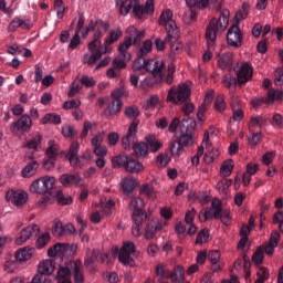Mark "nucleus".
I'll return each mask as SVG.
<instances>
[{
    "mask_svg": "<svg viewBox=\"0 0 283 283\" xmlns=\"http://www.w3.org/2000/svg\"><path fill=\"white\" fill-rule=\"evenodd\" d=\"M233 166H234V163L232 159L230 160H226L221 168H220V174L222 177H229L231 174H232V170H233Z\"/></svg>",
    "mask_w": 283,
    "mask_h": 283,
    "instance_id": "41",
    "label": "nucleus"
},
{
    "mask_svg": "<svg viewBox=\"0 0 283 283\" xmlns=\"http://www.w3.org/2000/svg\"><path fill=\"white\" fill-rule=\"evenodd\" d=\"M273 222L279 223L280 230L283 232V212H277L273 216Z\"/></svg>",
    "mask_w": 283,
    "mask_h": 283,
    "instance_id": "64",
    "label": "nucleus"
},
{
    "mask_svg": "<svg viewBox=\"0 0 283 283\" xmlns=\"http://www.w3.org/2000/svg\"><path fill=\"white\" fill-rule=\"evenodd\" d=\"M41 232V229H39V226L31 224L24 228L21 232L19 238H17L15 243L18 245L24 244L31 237H36Z\"/></svg>",
    "mask_w": 283,
    "mask_h": 283,
    "instance_id": "15",
    "label": "nucleus"
},
{
    "mask_svg": "<svg viewBox=\"0 0 283 283\" xmlns=\"http://www.w3.org/2000/svg\"><path fill=\"white\" fill-rule=\"evenodd\" d=\"M115 4L119 6V13L122 15H127L133 10V14L137 19H143L144 14H146L143 6H140V0L134 1V0H115Z\"/></svg>",
    "mask_w": 283,
    "mask_h": 283,
    "instance_id": "8",
    "label": "nucleus"
},
{
    "mask_svg": "<svg viewBox=\"0 0 283 283\" xmlns=\"http://www.w3.org/2000/svg\"><path fill=\"white\" fill-rule=\"evenodd\" d=\"M136 133H138V128H128L127 135L122 138L124 149L132 150V148H134V145H136Z\"/></svg>",
    "mask_w": 283,
    "mask_h": 283,
    "instance_id": "24",
    "label": "nucleus"
},
{
    "mask_svg": "<svg viewBox=\"0 0 283 283\" xmlns=\"http://www.w3.org/2000/svg\"><path fill=\"white\" fill-rule=\"evenodd\" d=\"M19 28L31 30L33 28V23L31 21H24L20 18H14L9 24V30L17 31Z\"/></svg>",
    "mask_w": 283,
    "mask_h": 283,
    "instance_id": "29",
    "label": "nucleus"
},
{
    "mask_svg": "<svg viewBox=\"0 0 283 283\" xmlns=\"http://www.w3.org/2000/svg\"><path fill=\"white\" fill-rule=\"evenodd\" d=\"M129 158H130L129 156L119 155L113 159V166L114 167H124L126 169Z\"/></svg>",
    "mask_w": 283,
    "mask_h": 283,
    "instance_id": "45",
    "label": "nucleus"
},
{
    "mask_svg": "<svg viewBox=\"0 0 283 283\" xmlns=\"http://www.w3.org/2000/svg\"><path fill=\"white\" fill-rule=\"evenodd\" d=\"M214 108L217 111H219L220 113L226 109V103H224V99H223V95H219L216 98Z\"/></svg>",
    "mask_w": 283,
    "mask_h": 283,
    "instance_id": "61",
    "label": "nucleus"
},
{
    "mask_svg": "<svg viewBox=\"0 0 283 283\" xmlns=\"http://www.w3.org/2000/svg\"><path fill=\"white\" fill-rule=\"evenodd\" d=\"M34 249L22 248L15 253V260L19 262L29 261L33 256Z\"/></svg>",
    "mask_w": 283,
    "mask_h": 283,
    "instance_id": "32",
    "label": "nucleus"
},
{
    "mask_svg": "<svg viewBox=\"0 0 283 283\" xmlns=\"http://www.w3.org/2000/svg\"><path fill=\"white\" fill-rule=\"evenodd\" d=\"M208 239H209V230L203 229L198 233L197 239H196V243L197 244H202V243L207 242Z\"/></svg>",
    "mask_w": 283,
    "mask_h": 283,
    "instance_id": "55",
    "label": "nucleus"
},
{
    "mask_svg": "<svg viewBox=\"0 0 283 283\" xmlns=\"http://www.w3.org/2000/svg\"><path fill=\"white\" fill-rule=\"evenodd\" d=\"M32 127V118L29 115H22L20 119L13 123V128L17 130L29 132Z\"/></svg>",
    "mask_w": 283,
    "mask_h": 283,
    "instance_id": "26",
    "label": "nucleus"
},
{
    "mask_svg": "<svg viewBox=\"0 0 283 283\" xmlns=\"http://www.w3.org/2000/svg\"><path fill=\"white\" fill-rule=\"evenodd\" d=\"M101 262V263H106L109 264L112 262V260L109 259V254H102L101 251L98 250H86V258L84 260V264L86 268H92V265L94 264V262Z\"/></svg>",
    "mask_w": 283,
    "mask_h": 283,
    "instance_id": "13",
    "label": "nucleus"
},
{
    "mask_svg": "<svg viewBox=\"0 0 283 283\" xmlns=\"http://www.w3.org/2000/svg\"><path fill=\"white\" fill-rule=\"evenodd\" d=\"M52 197L56 198V201L60 206H70L74 202L71 196L65 197L61 190L56 191L55 195L52 192Z\"/></svg>",
    "mask_w": 283,
    "mask_h": 283,
    "instance_id": "38",
    "label": "nucleus"
},
{
    "mask_svg": "<svg viewBox=\"0 0 283 283\" xmlns=\"http://www.w3.org/2000/svg\"><path fill=\"white\" fill-rule=\"evenodd\" d=\"M123 107V101H115L113 99L107 108L104 111V114L106 116H113L116 115L118 112H120V108Z\"/></svg>",
    "mask_w": 283,
    "mask_h": 283,
    "instance_id": "34",
    "label": "nucleus"
},
{
    "mask_svg": "<svg viewBox=\"0 0 283 283\" xmlns=\"http://www.w3.org/2000/svg\"><path fill=\"white\" fill-rule=\"evenodd\" d=\"M184 275H185V271L181 266L177 265L175 269H174V272H170L169 271V279L172 281V282H181L184 281Z\"/></svg>",
    "mask_w": 283,
    "mask_h": 283,
    "instance_id": "39",
    "label": "nucleus"
},
{
    "mask_svg": "<svg viewBox=\"0 0 283 283\" xmlns=\"http://www.w3.org/2000/svg\"><path fill=\"white\" fill-rule=\"evenodd\" d=\"M81 149V144L78 142H73L70 146L66 158L71 166L78 167L81 166V159H78V150Z\"/></svg>",
    "mask_w": 283,
    "mask_h": 283,
    "instance_id": "22",
    "label": "nucleus"
},
{
    "mask_svg": "<svg viewBox=\"0 0 283 283\" xmlns=\"http://www.w3.org/2000/svg\"><path fill=\"white\" fill-rule=\"evenodd\" d=\"M133 150L137 156H146L149 149L146 143H137L134 144Z\"/></svg>",
    "mask_w": 283,
    "mask_h": 283,
    "instance_id": "44",
    "label": "nucleus"
},
{
    "mask_svg": "<svg viewBox=\"0 0 283 283\" xmlns=\"http://www.w3.org/2000/svg\"><path fill=\"white\" fill-rule=\"evenodd\" d=\"M139 192L142 195L147 196L148 198H153L154 197V188L149 185H144L140 189Z\"/></svg>",
    "mask_w": 283,
    "mask_h": 283,
    "instance_id": "62",
    "label": "nucleus"
},
{
    "mask_svg": "<svg viewBox=\"0 0 283 283\" xmlns=\"http://www.w3.org/2000/svg\"><path fill=\"white\" fill-rule=\"evenodd\" d=\"M42 124H55L59 125L61 124V116L60 115H55V114H46L43 118H42Z\"/></svg>",
    "mask_w": 283,
    "mask_h": 283,
    "instance_id": "47",
    "label": "nucleus"
},
{
    "mask_svg": "<svg viewBox=\"0 0 283 283\" xmlns=\"http://www.w3.org/2000/svg\"><path fill=\"white\" fill-rule=\"evenodd\" d=\"M228 44L233 48H240L242 45V33L238 27V24H233L227 34Z\"/></svg>",
    "mask_w": 283,
    "mask_h": 283,
    "instance_id": "17",
    "label": "nucleus"
},
{
    "mask_svg": "<svg viewBox=\"0 0 283 283\" xmlns=\"http://www.w3.org/2000/svg\"><path fill=\"white\" fill-rule=\"evenodd\" d=\"M146 142V145L151 153H156L163 147V143H160L154 135L147 136Z\"/></svg>",
    "mask_w": 283,
    "mask_h": 283,
    "instance_id": "35",
    "label": "nucleus"
},
{
    "mask_svg": "<svg viewBox=\"0 0 283 283\" xmlns=\"http://www.w3.org/2000/svg\"><path fill=\"white\" fill-rule=\"evenodd\" d=\"M136 253V244L132 241L124 242L119 250L118 260L122 264L126 266H136V261L132 258V254Z\"/></svg>",
    "mask_w": 283,
    "mask_h": 283,
    "instance_id": "11",
    "label": "nucleus"
},
{
    "mask_svg": "<svg viewBox=\"0 0 283 283\" xmlns=\"http://www.w3.org/2000/svg\"><path fill=\"white\" fill-rule=\"evenodd\" d=\"M222 211V206L219 200H213L211 203V208H207L203 212V221L210 220L212 218L219 219L220 213Z\"/></svg>",
    "mask_w": 283,
    "mask_h": 283,
    "instance_id": "23",
    "label": "nucleus"
},
{
    "mask_svg": "<svg viewBox=\"0 0 283 283\" xmlns=\"http://www.w3.org/2000/svg\"><path fill=\"white\" fill-rule=\"evenodd\" d=\"M138 182L133 177H126L122 182L120 187L125 195H129L136 189Z\"/></svg>",
    "mask_w": 283,
    "mask_h": 283,
    "instance_id": "30",
    "label": "nucleus"
},
{
    "mask_svg": "<svg viewBox=\"0 0 283 283\" xmlns=\"http://www.w3.org/2000/svg\"><path fill=\"white\" fill-rule=\"evenodd\" d=\"M189 97L190 88L186 83L179 84L178 88L171 87L167 95V99L175 104L185 103Z\"/></svg>",
    "mask_w": 283,
    "mask_h": 283,
    "instance_id": "10",
    "label": "nucleus"
},
{
    "mask_svg": "<svg viewBox=\"0 0 283 283\" xmlns=\"http://www.w3.org/2000/svg\"><path fill=\"white\" fill-rule=\"evenodd\" d=\"M54 177H42L33 181L30 186V191L33 193L43 195L40 200V206L43 207L52 200V189L54 188Z\"/></svg>",
    "mask_w": 283,
    "mask_h": 283,
    "instance_id": "3",
    "label": "nucleus"
},
{
    "mask_svg": "<svg viewBox=\"0 0 283 283\" xmlns=\"http://www.w3.org/2000/svg\"><path fill=\"white\" fill-rule=\"evenodd\" d=\"M253 75V69L249 63H244L241 65L240 70L237 72V78L227 74L223 78V83L226 87L230 88L231 86L235 87L238 83L239 86L247 84Z\"/></svg>",
    "mask_w": 283,
    "mask_h": 283,
    "instance_id": "5",
    "label": "nucleus"
},
{
    "mask_svg": "<svg viewBox=\"0 0 283 283\" xmlns=\"http://www.w3.org/2000/svg\"><path fill=\"white\" fill-rule=\"evenodd\" d=\"M252 262H254L256 265L261 264L263 262V249L259 248L253 256H252Z\"/></svg>",
    "mask_w": 283,
    "mask_h": 283,
    "instance_id": "60",
    "label": "nucleus"
},
{
    "mask_svg": "<svg viewBox=\"0 0 283 283\" xmlns=\"http://www.w3.org/2000/svg\"><path fill=\"white\" fill-rule=\"evenodd\" d=\"M88 51L91 52V54H84L83 63L87 64L88 66H94V64H96V61L103 57V52H101V42L93 40L88 44Z\"/></svg>",
    "mask_w": 283,
    "mask_h": 283,
    "instance_id": "12",
    "label": "nucleus"
},
{
    "mask_svg": "<svg viewBox=\"0 0 283 283\" xmlns=\"http://www.w3.org/2000/svg\"><path fill=\"white\" fill-rule=\"evenodd\" d=\"M7 201H11L13 205L20 207L27 203L28 201V193L24 191H15V190H9L6 193Z\"/></svg>",
    "mask_w": 283,
    "mask_h": 283,
    "instance_id": "20",
    "label": "nucleus"
},
{
    "mask_svg": "<svg viewBox=\"0 0 283 283\" xmlns=\"http://www.w3.org/2000/svg\"><path fill=\"white\" fill-rule=\"evenodd\" d=\"M54 268L55 266L52 260H45L40 262V264L38 265V273L42 274L43 276L50 275L54 272Z\"/></svg>",
    "mask_w": 283,
    "mask_h": 283,
    "instance_id": "31",
    "label": "nucleus"
},
{
    "mask_svg": "<svg viewBox=\"0 0 283 283\" xmlns=\"http://www.w3.org/2000/svg\"><path fill=\"white\" fill-rule=\"evenodd\" d=\"M94 127H96V123H91L90 120L84 122L83 130L81 133V138L84 139L85 137H87L90 129Z\"/></svg>",
    "mask_w": 283,
    "mask_h": 283,
    "instance_id": "56",
    "label": "nucleus"
},
{
    "mask_svg": "<svg viewBox=\"0 0 283 283\" xmlns=\"http://www.w3.org/2000/svg\"><path fill=\"white\" fill-rule=\"evenodd\" d=\"M129 48H132V39L126 38L117 48L118 56L113 61V66L115 69L123 70L127 67V63L125 62L132 60Z\"/></svg>",
    "mask_w": 283,
    "mask_h": 283,
    "instance_id": "9",
    "label": "nucleus"
},
{
    "mask_svg": "<svg viewBox=\"0 0 283 283\" xmlns=\"http://www.w3.org/2000/svg\"><path fill=\"white\" fill-rule=\"evenodd\" d=\"M125 169L129 172H140L143 171L144 166L140 164V161L129 157Z\"/></svg>",
    "mask_w": 283,
    "mask_h": 283,
    "instance_id": "37",
    "label": "nucleus"
},
{
    "mask_svg": "<svg viewBox=\"0 0 283 283\" xmlns=\"http://www.w3.org/2000/svg\"><path fill=\"white\" fill-rule=\"evenodd\" d=\"M153 50V42L150 40H146L143 46L137 51V59L136 60H145L146 55L150 53Z\"/></svg>",
    "mask_w": 283,
    "mask_h": 283,
    "instance_id": "36",
    "label": "nucleus"
},
{
    "mask_svg": "<svg viewBox=\"0 0 283 283\" xmlns=\"http://www.w3.org/2000/svg\"><path fill=\"white\" fill-rule=\"evenodd\" d=\"M159 25L165 27L167 32L166 41H170L171 39L179 38V29L177 28L175 21L172 20V11L167 9L161 12L159 20Z\"/></svg>",
    "mask_w": 283,
    "mask_h": 283,
    "instance_id": "7",
    "label": "nucleus"
},
{
    "mask_svg": "<svg viewBox=\"0 0 283 283\" xmlns=\"http://www.w3.org/2000/svg\"><path fill=\"white\" fill-rule=\"evenodd\" d=\"M145 202L143 198L140 197H135L132 198L129 202V209L135 212V211H143L144 210Z\"/></svg>",
    "mask_w": 283,
    "mask_h": 283,
    "instance_id": "40",
    "label": "nucleus"
},
{
    "mask_svg": "<svg viewBox=\"0 0 283 283\" xmlns=\"http://www.w3.org/2000/svg\"><path fill=\"white\" fill-rule=\"evenodd\" d=\"M124 114L127 118L133 120L129 127L132 129H138V125L140 124V119L138 118L140 116V108L136 105L127 106Z\"/></svg>",
    "mask_w": 283,
    "mask_h": 283,
    "instance_id": "21",
    "label": "nucleus"
},
{
    "mask_svg": "<svg viewBox=\"0 0 283 283\" xmlns=\"http://www.w3.org/2000/svg\"><path fill=\"white\" fill-rule=\"evenodd\" d=\"M146 219L147 214L144 210L133 212V235L140 237V234L143 233L140 230L143 229V223L146 221Z\"/></svg>",
    "mask_w": 283,
    "mask_h": 283,
    "instance_id": "16",
    "label": "nucleus"
},
{
    "mask_svg": "<svg viewBox=\"0 0 283 283\" xmlns=\"http://www.w3.org/2000/svg\"><path fill=\"white\" fill-rule=\"evenodd\" d=\"M196 127V122L189 116H185V118L179 122L180 135L182 134H192Z\"/></svg>",
    "mask_w": 283,
    "mask_h": 283,
    "instance_id": "27",
    "label": "nucleus"
},
{
    "mask_svg": "<svg viewBox=\"0 0 283 283\" xmlns=\"http://www.w3.org/2000/svg\"><path fill=\"white\" fill-rule=\"evenodd\" d=\"M52 233L55 237H63V235H65V230H64L63 223L61 221H57V222L54 223Z\"/></svg>",
    "mask_w": 283,
    "mask_h": 283,
    "instance_id": "54",
    "label": "nucleus"
},
{
    "mask_svg": "<svg viewBox=\"0 0 283 283\" xmlns=\"http://www.w3.org/2000/svg\"><path fill=\"white\" fill-rule=\"evenodd\" d=\"M186 4L190 10H196V8H206L209 4V0H186Z\"/></svg>",
    "mask_w": 283,
    "mask_h": 283,
    "instance_id": "43",
    "label": "nucleus"
},
{
    "mask_svg": "<svg viewBox=\"0 0 283 283\" xmlns=\"http://www.w3.org/2000/svg\"><path fill=\"white\" fill-rule=\"evenodd\" d=\"M50 232H45L41 234L36 240V247L38 249H43L48 245V242H50Z\"/></svg>",
    "mask_w": 283,
    "mask_h": 283,
    "instance_id": "50",
    "label": "nucleus"
},
{
    "mask_svg": "<svg viewBox=\"0 0 283 283\" xmlns=\"http://www.w3.org/2000/svg\"><path fill=\"white\" fill-rule=\"evenodd\" d=\"M60 184L63 186V187H72V186H75V187H82L83 186V178H81V175L78 174H63L61 177H60Z\"/></svg>",
    "mask_w": 283,
    "mask_h": 283,
    "instance_id": "18",
    "label": "nucleus"
},
{
    "mask_svg": "<svg viewBox=\"0 0 283 283\" xmlns=\"http://www.w3.org/2000/svg\"><path fill=\"white\" fill-rule=\"evenodd\" d=\"M119 38H123V30L120 28H115L113 31H111L109 38L105 40V43L114 44Z\"/></svg>",
    "mask_w": 283,
    "mask_h": 283,
    "instance_id": "42",
    "label": "nucleus"
},
{
    "mask_svg": "<svg viewBox=\"0 0 283 283\" xmlns=\"http://www.w3.org/2000/svg\"><path fill=\"white\" fill-rule=\"evenodd\" d=\"M165 63L163 60H135L133 69L137 72L142 71L144 74L150 72V74L165 73Z\"/></svg>",
    "mask_w": 283,
    "mask_h": 283,
    "instance_id": "6",
    "label": "nucleus"
},
{
    "mask_svg": "<svg viewBox=\"0 0 283 283\" xmlns=\"http://www.w3.org/2000/svg\"><path fill=\"white\" fill-rule=\"evenodd\" d=\"M230 12L224 9L220 13L219 19H212L206 30L207 52L203 54L202 60L209 62L212 57V51L214 50L217 34L223 32L229 24Z\"/></svg>",
    "mask_w": 283,
    "mask_h": 283,
    "instance_id": "1",
    "label": "nucleus"
},
{
    "mask_svg": "<svg viewBox=\"0 0 283 283\" xmlns=\"http://www.w3.org/2000/svg\"><path fill=\"white\" fill-rule=\"evenodd\" d=\"M179 144L184 146H190L193 144L192 134H180L178 139Z\"/></svg>",
    "mask_w": 283,
    "mask_h": 283,
    "instance_id": "51",
    "label": "nucleus"
},
{
    "mask_svg": "<svg viewBox=\"0 0 283 283\" xmlns=\"http://www.w3.org/2000/svg\"><path fill=\"white\" fill-rule=\"evenodd\" d=\"M76 249L77 247L75 244L56 243L48 250V255L51 258L56 256L57 253L74 255Z\"/></svg>",
    "mask_w": 283,
    "mask_h": 283,
    "instance_id": "14",
    "label": "nucleus"
},
{
    "mask_svg": "<svg viewBox=\"0 0 283 283\" xmlns=\"http://www.w3.org/2000/svg\"><path fill=\"white\" fill-rule=\"evenodd\" d=\"M266 123V119L263 118L262 116H253L250 120V129L252 127H262Z\"/></svg>",
    "mask_w": 283,
    "mask_h": 283,
    "instance_id": "53",
    "label": "nucleus"
},
{
    "mask_svg": "<svg viewBox=\"0 0 283 283\" xmlns=\"http://www.w3.org/2000/svg\"><path fill=\"white\" fill-rule=\"evenodd\" d=\"M169 273L170 271L166 270L164 264H158L156 266V274L158 275V281H163V280H169Z\"/></svg>",
    "mask_w": 283,
    "mask_h": 283,
    "instance_id": "46",
    "label": "nucleus"
},
{
    "mask_svg": "<svg viewBox=\"0 0 283 283\" xmlns=\"http://www.w3.org/2000/svg\"><path fill=\"white\" fill-rule=\"evenodd\" d=\"M174 73L175 65L170 64L167 70V75L165 73H150L149 76L142 81L140 87L143 90H147L161 84L164 81L166 82V84L170 85L174 82Z\"/></svg>",
    "mask_w": 283,
    "mask_h": 283,
    "instance_id": "4",
    "label": "nucleus"
},
{
    "mask_svg": "<svg viewBox=\"0 0 283 283\" xmlns=\"http://www.w3.org/2000/svg\"><path fill=\"white\" fill-rule=\"evenodd\" d=\"M39 169V163L36 160H32L21 171L23 178H31L36 174Z\"/></svg>",
    "mask_w": 283,
    "mask_h": 283,
    "instance_id": "33",
    "label": "nucleus"
},
{
    "mask_svg": "<svg viewBox=\"0 0 283 283\" xmlns=\"http://www.w3.org/2000/svg\"><path fill=\"white\" fill-rule=\"evenodd\" d=\"M80 106H81V101L78 99H72L63 104L64 109L78 108Z\"/></svg>",
    "mask_w": 283,
    "mask_h": 283,
    "instance_id": "63",
    "label": "nucleus"
},
{
    "mask_svg": "<svg viewBox=\"0 0 283 283\" xmlns=\"http://www.w3.org/2000/svg\"><path fill=\"white\" fill-rule=\"evenodd\" d=\"M81 84L86 86V87H94L96 86V80L94 77H90V76H82L80 80Z\"/></svg>",
    "mask_w": 283,
    "mask_h": 283,
    "instance_id": "57",
    "label": "nucleus"
},
{
    "mask_svg": "<svg viewBox=\"0 0 283 283\" xmlns=\"http://www.w3.org/2000/svg\"><path fill=\"white\" fill-rule=\"evenodd\" d=\"M161 228H163V224L157 220L149 221L145 229V238L147 240H151L155 237L156 232L159 231Z\"/></svg>",
    "mask_w": 283,
    "mask_h": 283,
    "instance_id": "28",
    "label": "nucleus"
},
{
    "mask_svg": "<svg viewBox=\"0 0 283 283\" xmlns=\"http://www.w3.org/2000/svg\"><path fill=\"white\" fill-rule=\"evenodd\" d=\"M126 32L129 34V36H125L124 39H130V46L133 44L139 45L140 41L145 36L144 31H137L136 28H134V27H129Z\"/></svg>",
    "mask_w": 283,
    "mask_h": 283,
    "instance_id": "25",
    "label": "nucleus"
},
{
    "mask_svg": "<svg viewBox=\"0 0 283 283\" xmlns=\"http://www.w3.org/2000/svg\"><path fill=\"white\" fill-rule=\"evenodd\" d=\"M49 148L46 149V157L50 159L56 160L59 157V146L52 145V142H49Z\"/></svg>",
    "mask_w": 283,
    "mask_h": 283,
    "instance_id": "49",
    "label": "nucleus"
},
{
    "mask_svg": "<svg viewBox=\"0 0 283 283\" xmlns=\"http://www.w3.org/2000/svg\"><path fill=\"white\" fill-rule=\"evenodd\" d=\"M231 59H232V54L231 53H227L224 54L222 57H220L219 60V66L221 69H226L227 66H229L231 64Z\"/></svg>",
    "mask_w": 283,
    "mask_h": 283,
    "instance_id": "58",
    "label": "nucleus"
},
{
    "mask_svg": "<svg viewBox=\"0 0 283 283\" xmlns=\"http://www.w3.org/2000/svg\"><path fill=\"white\" fill-rule=\"evenodd\" d=\"M261 139H262V134L261 132H258V133H253L249 137L248 142L250 146H256L261 142Z\"/></svg>",
    "mask_w": 283,
    "mask_h": 283,
    "instance_id": "59",
    "label": "nucleus"
},
{
    "mask_svg": "<svg viewBox=\"0 0 283 283\" xmlns=\"http://www.w3.org/2000/svg\"><path fill=\"white\" fill-rule=\"evenodd\" d=\"M283 98V92L282 91H275L273 88H270L268 92V98H258L252 102L253 107H259L262 103L265 104H273L274 101H281Z\"/></svg>",
    "mask_w": 283,
    "mask_h": 283,
    "instance_id": "19",
    "label": "nucleus"
},
{
    "mask_svg": "<svg viewBox=\"0 0 283 283\" xmlns=\"http://www.w3.org/2000/svg\"><path fill=\"white\" fill-rule=\"evenodd\" d=\"M62 135L64 137L74 138V136H76V130L74 129V126L63 125L62 126Z\"/></svg>",
    "mask_w": 283,
    "mask_h": 283,
    "instance_id": "52",
    "label": "nucleus"
},
{
    "mask_svg": "<svg viewBox=\"0 0 283 283\" xmlns=\"http://www.w3.org/2000/svg\"><path fill=\"white\" fill-rule=\"evenodd\" d=\"M81 260L69 261L65 263V266H61L57 271V283H72V279L70 277L73 272L75 283H84L85 277L83 276V272L81 271Z\"/></svg>",
    "mask_w": 283,
    "mask_h": 283,
    "instance_id": "2",
    "label": "nucleus"
},
{
    "mask_svg": "<svg viewBox=\"0 0 283 283\" xmlns=\"http://www.w3.org/2000/svg\"><path fill=\"white\" fill-rule=\"evenodd\" d=\"M169 149L174 156H179L184 151V147L179 140H172L169 145Z\"/></svg>",
    "mask_w": 283,
    "mask_h": 283,
    "instance_id": "48",
    "label": "nucleus"
}]
</instances>
